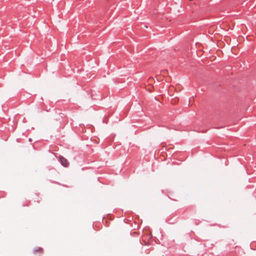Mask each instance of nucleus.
Masks as SVG:
<instances>
[{"label": "nucleus", "instance_id": "nucleus-4", "mask_svg": "<svg viewBox=\"0 0 256 256\" xmlns=\"http://www.w3.org/2000/svg\"><path fill=\"white\" fill-rule=\"evenodd\" d=\"M222 52L220 50H218V52H217V54H218V56H220V54Z\"/></svg>", "mask_w": 256, "mask_h": 256}, {"label": "nucleus", "instance_id": "nucleus-2", "mask_svg": "<svg viewBox=\"0 0 256 256\" xmlns=\"http://www.w3.org/2000/svg\"><path fill=\"white\" fill-rule=\"evenodd\" d=\"M34 253L40 252V254L42 253V249L41 248H37L34 250Z\"/></svg>", "mask_w": 256, "mask_h": 256}, {"label": "nucleus", "instance_id": "nucleus-3", "mask_svg": "<svg viewBox=\"0 0 256 256\" xmlns=\"http://www.w3.org/2000/svg\"><path fill=\"white\" fill-rule=\"evenodd\" d=\"M238 46V44H237L236 43V44H234V45L231 46H230V48H236V46Z\"/></svg>", "mask_w": 256, "mask_h": 256}, {"label": "nucleus", "instance_id": "nucleus-6", "mask_svg": "<svg viewBox=\"0 0 256 256\" xmlns=\"http://www.w3.org/2000/svg\"><path fill=\"white\" fill-rule=\"evenodd\" d=\"M154 80V78H150L149 79H148L149 80Z\"/></svg>", "mask_w": 256, "mask_h": 256}, {"label": "nucleus", "instance_id": "nucleus-5", "mask_svg": "<svg viewBox=\"0 0 256 256\" xmlns=\"http://www.w3.org/2000/svg\"><path fill=\"white\" fill-rule=\"evenodd\" d=\"M168 72V70H164L162 71V73L163 74H166V72Z\"/></svg>", "mask_w": 256, "mask_h": 256}, {"label": "nucleus", "instance_id": "nucleus-1", "mask_svg": "<svg viewBox=\"0 0 256 256\" xmlns=\"http://www.w3.org/2000/svg\"><path fill=\"white\" fill-rule=\"evenodd\" d=\"M60 160L61 164L64 167H68L69 165V162L68 160L62 156H60Z\"/></svg>", "mask_w": 256, "mask_h": 256}]
</instances>
